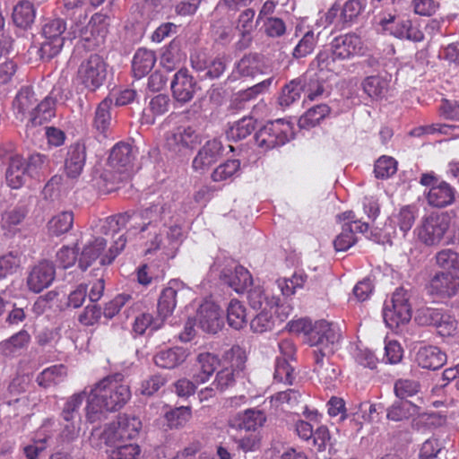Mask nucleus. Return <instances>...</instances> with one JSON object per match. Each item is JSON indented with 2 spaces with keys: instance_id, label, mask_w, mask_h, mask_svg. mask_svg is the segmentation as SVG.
<instances>
[{
  "instance_id": "obj_1",
  "label": "nucleus",
  "mask_w": 459,
  "mask_h": 459,
  "mask_svg": "<svg viewBox=\"0 0 459 459\" xmlns=\"http://www.w3.org/2000/svg\"><path fill=\"white\" fill-rule=\"evenodd\" d=\"M130 398V387L123 374L105 377L91 387L85 408L87 421L96 423L106 420L109 412L123 408Z\"/></svg>"
},
{
  "instance_id": "obj_2",
  "label": "nucleus",
  "mask_w": 459,
  "mask_h": 459,
  "mask_svg": "<svg viewBox=\"0 0 459 459\" xmlns=\"http://www.w3.org/2000/svg\"><path fill=\"white\" fill-rule=\"evenodd\" d=\"M171 206L159 196L154 202L139 211H127L110 216L107 219L108 228L117 232L121 228L131 223V229L145 232L151 229H159L160 225H167V219L170 218Z\"/></svg>"
},
{
  "instance_id": "obj_3",
  "label": "nucleus",
  "mask_w": 459,
  "mask_h": 459,
  "mask_svg": "<svg viewBox=\"0 0 459 459\" xmlns=\"http://www.w3.org/2000/svg\"><path fill=\"white\" fill-rule=\"evenodd\" d=\"M142 429V421L138 417L129 414H120L117 420L106 426L102 432L92 430L89 438L94 448H101V444L117 446L119 443L134 440Z\"/></svg>"
},
{
  "instance_id": "obj_4",
  "label": "nucleus",
  "mask_w": 459,
  "mask_h": 459,
  "mask_svg": "<svg viewBox=\"0 0 459 459\" xmlns=\"http://www.w3.org/2000/svg\"><path fill=\"white\" fill-rule=\"evenodd\" d=\"M126 241L125 235H120L108 250L104 253L107 247V240L102 237L94 238L83 246L78 258V267L84 272L98 259L101 266L111 264L116 257L124 250Z\"/></svg>"
},
{
  "instance_id": "obj_5",
  "label": "nucleus",
  "mask_w": 459,
  "mask_h": 459,
  "mask_svg": "<svg viewBox=\"0 0 459 459\" xmlns=\"http://www.w3.org/2000/svg\"><path fill=\"white\" fill-rule=\"evenodd\" d=\"M289 332L294 333H303L307 336V342L314 349L324 343H338L341 340V331L335 324L326 320H319L312 323L307 318L290 321L287 324Z\"/></svg>"
},
{
  "instance_id": "obj_6",
  "label": "nucleus",
  "mask_w": 459,
  "mask_h": 459,
  "mask_svg": "<svg viewBox=\"0 0 459 459\" xmlns=\"http://www.w3.org/2000/svg\"><path fill=\"white\" fill-rule=\"evenodd\" d=\"M210 273L237 293H243L253 283L249 271L226 256H217L210 266Z\"/></svg>"
},
{
  "instance_id": "obj_7",
  "label": "nucleus",
  "mask_w": 459,
  "mask_h": 459,
  "mask_svg": "<svg viewBox=\"0 0 459 459\" xmlns=\"http://www.w3.org/2000/svg\"><path fill=\"white\" fill-rule=\"evenodd\" d=\"M66 29V22L63 18L52 17L44 21L41 28L43 41L37 52L40 60L50 61L61 52L65 39H71Z\"/></svg>"
},
{
  "instance_id": "obj_8",
  "label": "nucleus",
  "mask_w": 459,
  "mask_h": 459,
  "mask_svg": "<svg viewBox=\"0 0 459 459\" xmlns=\"http://www.w3.org/2000/svg\"><path fill=\"white\" fill-rule=\"evenodd\" d=\"M452 216L448 212H431L423 216L413 233L426 247L438 246L448 232Z\"/></svg>"
},
{
  "instance_id": "obj_9",
  "label": "nucleus",
  "mask_w": 459,
  "mask_h": 459,
  "mask_svg": "<svg viewBox=\"0 0 459 459\" xmlns=\"http://www.w3.org/2000/svg\"><path fill=\"white\" fill-rule=\"evenodd\" d=\"M378 25L382 30L400 39L420 42L424 39L423 32L413 26L406 13L398 12L396 8L377 13Z\"/></svg>"
},
{
  "instance_id": "obj_10",
  "label": "nucleus",
  "mask_w": 459,
  "mask_h": 459,
  "mask_svg": "<svg viewBox=\"0 0 459 459\" xmlns=\"http://www.w3.org/2000/svg\"><path fill=\"white\" fill-rule=\"evenodd\" d=\"M294 138L291 123L284 119L268 121L253 135L255 143L264 151L281 147Z\"/></svg>"
},
{
  "instance_id": "obj_11",
  "label": "nucleus",
  "mask_w": 459,
  "mask_h": 459,
  "mask_svg": "<svg viewBox=\"0 0 459 459\" xmlns=\"http://www.w3.org/2000/svg\"><path fill=\"white\" fill-rule=\"evenodd\" d=\"M419 183L429 187L424 195L429 206L443 209L455 204L456 189L434 171L422 173Z\"/></svg>"
},
{
  "instance_id": "obj_12",
  "label": "nucleus",
  "mask_w": 459,
  "mask_h": 459,
  "mask_svg": "<svg viewBox=\"0 0 459 459\" xmlns=\"http://www.w3.org/2000/svg\"><path fill=\"white\" fill-rule=\"evenodd\" d=\"M337 343H324L313 350L314 373L326 388L334 386L341 369L340 367L331 360V356L335 352Z\"/></svg>"
},
{
  "instance_id": "obj_13",
  "label": "nucleus",
  "mask_w": 459,
  "mask_h": 459,
  "mask_svg": "<svg viewBox=\"0 0 459 459\" xmlns=\"http://www.w3.org/2000/svg\"><path fill=\"white\" fill-rule=\"evenodd\" d=\"M410 295L400 287L395 290L389 300H385L383 308V318L390 328L399 327L411 318V307L409 303Z\"/></svg>"
},
{
  "instance_id": "obj_14",
  "label": "nucleus",
  "mask_w": 459,
  "mask_h": 459,
  "mask_svg": "<svg viewBox=\"0 0 459 459\" xmlns=\"http://www.w3.org/2000/svg\"><path fill=\"white\" fill-rule=\"evenodd\" d=\"M107 63L98 54H91L79 65L77 80L91 92L96 91L107 78Z\"/></svg>"
},
{
  "instance_id": "obj_15",
  "label": "nucleus",
  "mask_w": 459,
  "mask_h": 459,
  "mask_svg": "<svg viewBox=\"0 0 459 459\" xmlns=\"http://www.w3.org/2000/svg\"><path fill=\"white\" fill-rule=\"evenodd\" d=\"M202 143V135L191 126H179L166 134V149L172 156L185 157Z\"/></svg>"
},
{
  "instance_id": "obj_16",
  "label": "nucleus",
  "mask_w": 459,
  "mask_h": 459,
  "mask_svg": "<svg viewBox=\"0 0 459 459\" xmlns=\"http://www.w3.org/2000/svg\"><path fill=\"white\" fill-rule=\"evenodd\" d=\"M190 63L201 81L219 79L227 69V57L225 56H210L204 51L192 53Z\"/></svg>"
},
{
  "instance_id": "obj_17",
  "label": "nucleus",
  "mask_w": 459,
  "mask_h": 459,
  "mask_svg": "<svg viewBox=\"0 0 459 459\" xmlns=\"http://www.w3.org/2000/svg\"><path fill=\"white\" fill-rule=\"evenodd\" d=\"M110 16L100 11L94 13L88 24L81 30L80 37L82 46L87 50H93L104 44L108 33Z\"/></svg>"
},
{
  "instance_id": "obj_18",
  "label": "nucleus",
  "mask_w": 459,
  "mask_h": 459,
  "mask_svg": "<svg viewBox=\"0 0 459 459\" xmlns=\"http://www.w3.org/2000/svg\"><path fill=\"white\" fill-rule=\"evenodd\" d=\"M426 290L435 299H451L459 293V274L452 271H437L426 285Z\"/></svg>"
},
{
  "instance_id": "obj_19",
  "label": "nucleus",
  "mask_w": 459,
  "mask_h": 459,
  "mask_svg": "<svg viewBox=\"0 0 459 459\" xmlns=\"http://www.w3.org/2000/svg\"><path fill=\"white\" fill-rule=\"evenodd\" d=\"M67 99L68 97L65 94L62 86L55 85L40 102L37 101L31 117L29 118L28 126L35 127L49 122L56 117V104L64 103Z\"/></svg>"
},
{
  "instance_id": "obj_20",
  "label": "nucleus",
  "mask_w": 459,
  "mask_h": 459,
  "mask_svg": "<svg viewBox=\"0 0 459 459\" xmlns=\"http://www.w3.org/2000/svg\"><path fill=\"white\" fill-rule=\"evenodd\" d=\"M173 98L181 104L191 101L200 87L196 79L186 68H181L175 73L170 82Z\"/></svg>"
},
{
  "instance_id": "obj_21",
  "label": "nucleus",
  "mask_w": 459,
  "mask_h": 459,
  "mask_svg": "<svg viewBox=\"0 0 459 459\" xmlns=\"http://www.w3.org/2000/svg\"><path fill=\"white\" fill-rule=\"evenodd\" d=\"M223 152L224 146L221 140L213 138L206 141L193 159V169L201 172L207 171L223 156Z\"/></svg>"
},
{
  "instance_id": "obj_22",
  "label": "nucleus",
  "mask_w": 459,
  "mask_h": 459,
  "mask_svg": "<svg viewBox=\"0 0 459 459\" xmlns=\"http://www.w3.org/2000/svg\"><path fill=\"white\" fill-rule=\"evenodd\" d=\"M56 277V267L53 262L43 260L35 264L27 278L30 290L39 293L48 288Z\"/></svg>"
},
{
  "instance_id": "obj_23",
  "label": "nucleus",
  "mask_w": 459,
  "mask_h": 459,
  "mask_svg": "<svg viewBox=\"0 0 459 459\" xmlns=\"http://www.w3.org/2000/svg\"><path fill=\"white\" fill-rule=\"evenodd\" d=\"M197 326L204 333H217L224 322L218 305L212 302L203 303L196 312Z\"/></svg>"
},
{
  "instance_id": "obj_24",
  "label": "nucleus",
  "mask_w": 459,
  "mask_h": 459,
  "mask_svg": "<svg viewBox=\"0 0 459 459\" xmlns=\"http://www.w3.org/2000/svg\"><path fill=\"white\" fill-rule=\"evenodd\" d=\"M87 159V145L83 139L72 143L65 159V171L68 178H77L83 171Z\"/></svg>"
},
{
  "instance_id": "obj_25",
  "label": "nucleus",
  "mask_w": 459,
  "mask_h": 459,
  "mask_svg": "<svg viewBox=\"0 0 459 459\" xmlns=\"http://www.w3.org/2000/svg\"><path fill=\"white\" fill-rule=\"evenodd\" d=\"M333 51V56L343 61L358 55L362 48V42L355 33H347L333 39L328 45Z\"/></svg>"
},
{
  "instance_id": "obj_26",
  "label": "nucleus",
  "mask_w": 459,
  "mask_h": 459,
  "mask_svg": "<svg viewBox=\"0 0 459 459\" xmlns=\"http://www.w3.org/2000/svg\"><path fill=\"white\" fill-rule=\"evenodd\" d=\"M185 290V284L178 280L169 281V286L162 290L158 300L157 311L164 321L174 311L178 297Z\"/></svg>"
},
{
  "instance_id": "obj_27",
  "label": "nucleus",
  "mask_w": 459,
  "mask_h": 459,
  "mask_svg": "<svg viewBox=\"0 0 459 459\" xmlns=\"http://www.w3.org/2000/svg\"><path fill=\"white\" fill-rule=\"evenodd\" d=\"M37 101L38 99L33 87L30 85L22 86L12 104L15 118L20 121H23L27 116L30 118Z\"/></svg>"
},
{
  "instance_id": "obj_28",
  "label": "nucleus",
  "mask_w": 459,
  "mask_h": 459,
  "mask_svg": "<svg viewBox=\"0 0 459 459\" xmlns=\"http://www.w3.org/2000/svg\"><path fill=\"white\" fill-rule=\"evenodd\" d=\"M136 149L130 143L119 142L111 149L108 163L121 172H127L133 167Z\"/></svg>"
},
{
  "instance_id": "obj_29",
  "label": "nucleus",
  "mask_w": 459,
  "mask_h": 459,
  "mask_svg": "<svg viewBox=\"0 0 459 459\" xmlns=\"http://www.w3.org/2000/svg\"><path fill=\"white\" fill-rule=\"evenodd\" d=\"M113 98L106 97L96 108L92 121V127L99 137L108 138L111 134V108Z\"/></svg>"
},
{
  "instance_id": "obj_30",
  "label": "nucleus",
  "mask_w": 459,
  "mask_h": 459,
  "mask_svg": "<svg viewBox=\"0 0 459 459\" xmlns=\"http://www.w3.org/2000/svg\"><path fill=\"white\" fill-rule=\"evenodd\" d=\"M415 360L422 368L437 370L446 362V354L437 346L424 345L419 348Z\"/></svg>"
},
{
  "instance_id": "obj_31",
  "label": "nucleus",
  "mask_w": 459,
  "mask_h": 459,
  "mask_svg": "<svg viewBox=\"0 0 459 459\" xmlns=\"http://www.w3.org/2000/svg\"><path fill=\"white\" fill-rule=\"evenodd\" d=\"M188 355L187 349L181 346H174L158 351L153 356V361L159 368L174 369L183 364Z\"/></svg>"
},
{
  "instance_id": "obj_32",
  "label": "nucleus",
  "mask_w": 459,
  "mask_h": 459,
  "mask_svg": "<svg viewBox=\"0 0 459 459\" xmlns=\"http://www.w3.org/2000/svg\"><path fill=\"white\" fill-rule=\"evenodd\" d=\"M28 179H30L23 164V157L18 154L12 155L8 159L5 169V181L13 189H20Z\"/></svg>"
},
{
  "instance_id": "obj_33",
  "label": "nucleus",
  "mask_w": 459,
  "mask_h": 459,
  "mask_svg": "<svg viewBox=\"0 0 459 459\" xmlns=\"http://www.w3.org/2000/svg\"><path fill=\"white\" fill-rule=\"evenodd\" d=\"M257 119L253 117H244L233 122L226 131L229 141L238 142L255 134L259 129Z\"/></svg>"
},
{
  "instance_id": "obj_34",
  "label": "nucleus",
  "mask_w": 459,
  "mask_h": 459,
  "mask_svg": "<svg viewBox=\"0 0 459 459\" xmlns=\"http://www.w3.org/2000/svg\"><path fill=\"white\" fill-rule=\"evenodd\" d=\"M164 320L159 315L154 317L152 314L148 312H141L134 316L132 324V333L134 337L143 336L146 333L152 334L153 332L160 330L164 325Z\"/></svg>"
},
{
  "instance_id": "obj_35",
  "label": "nucleus",
  "mask_w": 459,
  "mask_h": 459,
  "mask_svg": "<svg viewBox=\"0 0 459 459\" xmlns=\"http://www.w3.org/2000/svg\"><path fill=\"white\" fill-rule=\"evenodd\" d=\"M156 63L154 51L144 48L136 50L132 60V72L134 77L141 79L147 75Z\"/></svg>"
},
{
  "instance_id": "obj_36",
  "label": "nucleus",
  "mask_w": 459,
  "mask_h": 459,
  "mask_svg": "<svg viewBox=\"0 0 459 459\" xmlns=\"http://www.w3.org/2000/svg\"><path fill=\"white\" fill-rule=\"evenodd\" d=\"M35 17L36 9L29 0H21L13 8L12 21L17 28L22 30L30 28Z\"/></svg>"
},
{
  "instance_id": "obj_37",
  "label": "nucleus",
  "mask_w": 459,
  "mask_h": 459,
  "mask_svg": "<svg viewBox=\"0 0 459 459\" xmlns=\"http://www.w3.org/2000/svg\"><path fill=\"white\" fill-rule=\"evenodd\" d=\"M420 407L411 401L398 399L386 410V417L393 421H402L419 415Z\"/></svg>"
},
{
  "instance_id": "obj_38",
  "label": "nucleus",
  "mask_w": 459,
  "mask_h": 459,
  "mask_svg": "<svg viewBox=\"0 0 459 459\" xmlns=\"http://www.w3.org/2000/svg\"><path fill=\"white\" fill-rule=\"evenodd\" d=\"M199 372L195 373L193 378L196 384L204 383L214 373L220 365L219 357L211 352H202L197 356Z\"/></svg>"
},
{
  "instance_id": "obj_39",
  "label": "nucleus",
  "mask_w": 459,
  "mask_h": 459,
  "mask_svg": "<svg viewBox=\"0 0 459 459\" xmlns=\"http://www.w3.org/2000/svg\"><path fill=\"white\" fill-rule=\"evenodd\" d=\"M65 377L66 368L63 364L53 365L38 374L36 383L40 387L48 389L62 383Z\"/></svg>"
},
{
  "instance_id": "obj_40",
  "label": "nucleus",
  "mask_w": 459,
  "mask_h": 459,
  "mask_svg": "<svg viewBox=\"0 0 459 459\" xmlns=\"http://www.w3.org/2000/svg\"><path fill=\"white\" fill-rule=\"evenodd\" d=\"M30 302L25 298H19L14 300L6 299L5 322L8 325H18L23 322L28 315Z\"/></svg>"
},
{
  "instance_id": "obj_41",
  "label": "nucleus",
  "mask_w": 459,
  "mask_h": 459,
  "mask_svg": "<svg viewBox=\"0 0 459 459\" xmlns=\"http://www.w3.org/2000/svg\"><path fill=\"white\" fill-rule=\"evenodd\" d=\"M242 173L241 161L238 159H228L217 166L211 174L213 182L233 180Z\"/></svg>"
},
{
  "instance_id": "obj_42",
  "label": "nucleus",
  "mask_w": 459,
  "mask_h": 459,
  "mask_svg": "<svg viewBox=\"0 0 459 459\" xmlns=\"http://www.w3.org/2000/svg\"><path fill=\"white\" fill-rule=\"evenodd\" d=\"M89 392L85 388L82 392L71 395L65 402L60 418L63 421H81V415L79 412L80 407L85 398L88 399Z\"/></svg>"
},
{
  "instance_id": "obj_43",
  "label": "nucleus",
  "mask_w": 459,
  "mask_h": 459,
  "mask_svg": "<svg viewBox=\"0 0 459 459\" xmlns=\"http://www.w3.org/2000/svg\"><path fill=\"white\" fill-rule=\"evenodd\" d=\"M389 82L386 78L379 75H369L361 82L363 91L371 100H381L387 92Z\"/></svg>"
},
{
  "instance_id": "obj_44",
  "label": "nucleus",
  "mask_w": 459,
  "mask_h": 459,
  "mask_svg": "<svg viewBox=\"0 0 459 459\" xmlns=\"http://www.w3.org/2000/svg\"><path fill=\"white\" fill-rule=\"evenodd\" d=\"M341 22L342 27L349 28L358 22L359 17L366 8L365 0H346L341 4Z\"/></svg>"
},
{
  "instance_id": "obj_45",
  "label": "nucleus",
  "mask_w": 459,
  "mask_h": 459,
  "mask_svg": "<svg viewBox=\"0 0 459 459\" xmlns=\"http://www.w3.org/2000/svg\"><path fill=\"white\" fill-rule=\"evenodd\" d=\"M331 108L326 104H318L308 108L299 119V126L302 129H309L317 126L330 114Z\"/></svg>"
},
{
  "instance_id": "obj_46",
  "label": "nucleus",
  "mask_w": 459,
  "mask_h": 459,
  "mask_svg": "<svg viewBox=\"0 0 459 459\" xmlns=\"http://www.w3.org/2000/svg\"><path fill=\"white\" fill-rule=\"evenodd\" d=\"M302 91L307 97L313 100L321 96L325 91L324 81L317 74L306 73L299 77Z\"/></svg>"
},
{
  "instance_id": "obj_47",
  "label": "nucleus",
  "mask_w": 459,
  "mask_h": 459,
  "mask_svg": "<svg viewBox=\"0 0 459 459\" xmlns=\"http://www.w3.org/2000/svg\"><path fill=\"white\" fill-rule=\"evenodd\" d=\"M277 317L273 313V308L260 310L250 321V328L255 333H264L274 329Z\"/></svg>"
},
{
  "instance_id": "obj_48",
  "label": "nucleus",
  "mask_w": 459,
  "mask_h": 459,
  "mask_svg": "<svg viewBox=\"0 0 459 459\" xmlns=\"http://www.w3.org/2000/svg\"><path fill=\"white\" fill-rule=\"evenodd\" d=\"M434 260L440 271H452L459 274V252L453 248H443L436 253Z\"/></svg>"
},
{
  "instance_id": "obj_49",
  "label": "nucleus",
  "mask_w": 459,
  "mask_h": 459,
  "mask_svg": "<svg viewBox=\"0 0 459 459\" xmlns=\"http://www.w3.org/2000/svg\"><path fill=\"white\" fill-rule=\"evenodd\" d=\"M419 208L415 204L403 205L394 215L395 223L398 225L403 237L411 230L418 217Z\"/></svg>"
},
{
  "instance_id": "obj_50",
  "label": "nucleus",
  "mask_w": 459,
  "mask_h": 459,
  "mask_svg": "<svg viewBox=\"0 0 459 459\" xmlns=\"http://www.w3.org/2000/svg\"><path fill=\"white\" fill-rule=\"evenodd\" d=\"M74 224L73 212H62L52 217L48 222V233L52 236H61L68 232Z\"/></svg>"
},
{
  "instance_id": "obj_51",
  "label": "nucleus",
  "mask_w": 459,
  "mask_h": 459,
  "mask_svg": "<svg viewBox=\"0 0 459 459\" xmlns=\"http://www.w3.org/2000/svg\"><path fill=\"white\" fill-rule=\"evenodd\" d=\"M299 77L286 83L281 90L278 103L282 108H288L299 100L303 93Z\"/></svg>"
},
{
  "instance_id": "obj_52",
  "label": "nucleus",
  "mask_w": 459,
  "mask_h": 459,
  "mask_svg": "<svg viewBox=\"0 0 459 459\" xmlns=\"http://www.w3.org/2000/svg\"><path fill=\"white\" fill-rule=\"evenodd\" d=\"M192 412L189 406H179L166 411L164 419L170 429L183 428L191 419Z\"/></svg>"
},
{
  "instance_id": "obj_53",
  "label": "nucleus",
  "mask_w": 459,
  "mask_h": 459,
  "mask_svg": "<svg viewBox=\"0 0 459 459\" xmlns=\"http://www.w3.org/2000/svg\"><path fill=\"white\" fill-rule=\"evenodd\" d=\"M238 427L247 431H255L264 425L266 420L265 413L261 410L247 409L238 414Z\"/></svg>"
},
{
  "instance_id": "obj_54",
  "label": "nucleus",
  "mask_w": 459,
  "mask_h": 459,
  "mask_svg": "<svg viewBox=\"0 0 459 459\" xmlns=\"http://www.w3.org/2000/svg\"><path fill=\"white\" fill-rule=\"evenodd\" d=\"M27 213L28 209L24 205L15 206L13 209L4 212L1 220L2 229L14 233L16 226L24 221Z\"/></svg>"
},
{
  "instance_id": "obj_55",
  "label": "nucleus",
  "mask_w": 459,
  "mask_h": 459,
  "mask_svg": "<svg viewBox=\"0 0 459 459\" xmlns=\"http://www.w3.org/2000/svg\"><path fill=\"white\" fill-rule=\"evenodd\" d=\"M227 321L230 327L239 330L247 324L246 308L237 299H232L227 308Z\"/></svg>"
},
{
  "instance_id": "obj_56",
  "label": "nucleus",
  "mask_w": 459,
  "mask_h": 459,
  "mask_svg": "<svg viewBox=\"0 0 459 459\" xmlns=\"http://www.w3.org/2000/svg\"><path fill=\"white\" fill-rule=\"evenodd\" d=\"M48 157L36 152L23 158V164L30 178L39 179L48 163Z\"/></svg>"
},
{
  "instance_id": "obj_57",
  "label": "nucleus",
  "mask_w": 459,
  "mask_h": 459,
  "mask_svg": "<svg viewBox=\"0 0 459 459\" xmlns=\"http://www.w3.org/2000/svg\"><path fill=\"white\" fill-rule=\"evenodd\" d=\"M338 58L333 56V51L330 47L320 50L316 57L311 61L310 67L317 68L319 71L334 72L336 70V62Z\"/></svg>"
},
{
  "instance_id": "obj_58",
  "label": "nucleus",
  "mask_w": 459,
  "mask_h": 459,
  "mask_svg": "<svg viewBox=\"0 0 459 459\" xmlns=\"http://www.w3.org/2000/svg\"><path fill=\"white\" fill-rule=\"evenodd\" d=\"M313 441L315 446H317L318 451H325L328 449L329 453L336 451V440L333 438L330 431L326 426L321 425L313 432Z\"/></svg>"
},
{
  "instance_id": "obj_59",
  "label": "nucleus",
  "mask_w": 459,
  "mask_h": 459,
  "mask_svg": "<svg viewBox=\"0 0 459 459\" xmlns=\"http://www.w3.org/2000/svg\"><path fill=\"white\" fill-rule=\"evenodd\" d=\"M21 264V254L10 251L0 256V281L16 273Z\"/></svg>"
},
{
  "instance_id": "obj_60",
  "label": "nucleus",
  "mask_w": 459,
  "mask_h": 459,
  "mask_svg": "<svg viewBox=\"0 0 459 459\" xmlns=\"http://www.w3.org/2000/svg\"><path fill=\"white\" fill-rule=\"evenodd\" d=\"M316 42L317 39L314 31H307L294 48L292 56L295 59H300L310 55L314 51Z\"/></svg>"
},
{
  "instance_id": "obj_61",
  "label": "nucleus",
  "mask_w": 459,
  "mask_h": 459,
  "mask_svg": "<svg viewBox=\"0 0 459 459\" xmlns=\"http://www.w3.org/2000/svg\"><path fill=\"white\" fill-rule=\"evenodd\" d=\"M420 387V385L416 380L400 378L394 382V392L398 399L408 401L409 397L419 393Z\"/></svg>"
},
{
  "instance_id": "obj_62",
  "label": "nucleus",
  "mask_w": 459,
  "mask_h": 459,
  "mask_svg": "<svg viewBox=\"0 0 459 459\" xmlns=\"http://www.w3.org/2000/svg\"><path fill=\"white\" fill-rule=\"evenodd\" d=\"M443 309L434 307H421L416 312L415 321L420 325H431L436 326L437 324L443 318Z\"/></svg>"
},
{
  "instance_id": "obj_63",
  "label": "nucleus",
  "mask_w": 459,
  "mask_h": 459,
  "mask_svg": "<svg viewBox=\"0 0 459 459\" xmlns=\"http://www.w3.org/2000/svg\"><path fill=\"white\" fill-rule=\"evenodd\" d=\"M357 241L354 236L353 226L351 223H344L342 232L333 240V247L337 252L347 251Z\"/></svg>"
},
{
  "instance_id": "obj_64",
  "label": "nucleus",
  "mask_w": 459,
  "mask_h": 459,
  "mask_svg": "<svg viewBox=\"0 0 459 459\" xmlns=\"http://www.w3.org/2000/svg\"><path fill=\"white\" fill-rule=\"evenodd\" d=\"M113 446L115 449L110 452L109 459H137L141 452L136 443H119Z\"/></svg>"
}]
</instances>
